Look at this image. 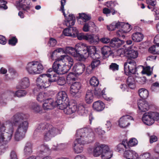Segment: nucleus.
<instances>
[{"label": "nucleus", "instance_id": "obj_1", "mask_svg": "<svg viewBox=\"0 0 159 159\" xmlns=\"http://www.w3.org/2000/svg\"><path fill=\"white\" fill-rule=\"evenodd\" d=\"M76 139L73 146L74 152L76 153H81L83 150V145L90 141L89 138L93 137V133L91 128H84L77 130L76 134Z\"/></svg>", "mask_w": 159, "mask_h": 159}, {"label": "nucleus", "instance_id": "obj_2", "mask_svg": "<svg viewBox=\"0 0 159 159\" xmlns=\"http://www.w3.org/2000/svg\"><path fill=\"white\" fill-rule=\"evenodd\" d=\"M28 127V123L27 121H24L19 124L14 135V139L16 141H19L23 139L25 136Z\"/></svg>", "mask_w": 159, "mask_h": 159}, {"label": "nucleus", "instance_id": "obj_3", "mask_svg": "<svg viewBox=\"0 0 159 159\" xmlns=\"http://www.w3.org/2000/svg\"><path fill=\"white\" fill-rule=\"evenodd\" d=\"M26 69L29 74H37L42 72L43 67L40 63L34 61L27 64L26 67Z\"/></svg>", "mask_w": 159, "mask_h": 159}, {"label": "nucleus", "instance_id": "obj_4", "mask_svg": "<svg viewBox=\"0 0 159 159\" xmlns=\"http://www.w3.org/2000/svg\"><path fill=\"white\" fill-rule=\"evenodd\" d=\"M27 93L25 90H20L16 91L15 93L12 92H7L2 95V99L0 101V104L1 106H4L7 104V100L10 98L12 95L18 97H21L25 96Z\"/></svg>", "mask_w": 159, "mask_h": 159}, {"label": "nucleus", "instance_id": "obj_5", "mask_svg": "<svg viewBox=\"0 0 159 159\" xmlns=\"http://www.w3.org/2000/svg\"><path fill=\"white\" fill-rule=\"evenodd\" d=\"M142 120L146 125H151L155 120H159V113L154 112H146L143 115Z\"/></svg>", "mask_w": 159, "mask_h": 159}, {"label": "nucleus", "instance_id": "obj_6", "mask_svg": "<svg viewBox=\"0 0 159 159\" xmlns=\"http://www.w3.org/2000/svg\"><path fill=\"white\" fill-rule=\"evenodd\" d=\"M107 148V145L98 143H95L93 148L89 147L87 149L88 152L92 154L94 157H98L101 155L104 148Z\"/></svg>", "mask_w": 159, "mask_h": 159}, {"label": "nucleus", "instance_id": "obj_7", "mask_svg": "<svg viewBox=\"0 0 159 159\" xmlns=\"http://www.w3.org/2000/svg\"><path fill=\"white\" fill-rule=\"evenodd\" d=\"M76 47L80 51H82V53L84 54H87V56L89 55V54H93L94 55L98 56V58L99 57L98 55L96 53V49L94 46H89L86 44L82 43H79L76 45Z\"/></svg>", "mask_w": 159, "mask_h": 159}, {"label": "nucleus", "instance_id": "obj_8", "mask_svg": "<svg viewBox=\"0 0 159 159\" xmlns=\"http://www.w3.org/2000/svg\"><path fill=\"white\" fill-rule=\"evenodd\" d=\"M49 81V78L47 75V74L41 75L36 79V85L41 89H45L50 86V83Z\"/></svg>", "mask_w": 159, "mask_h": 159}, {"label": "nucleus", "instance_id": "obj_9", "mask_svg": "<svg viewBox=\"0 0 159 159\" xmlns=\"http://www.w3.org/2000/svg\"><path fill=\"white\" fill-rule=\"evenodd\" d=\"M124 67L125 73L134 74L136 70V63L134 60L128 59L124 63Z\"/></svg>", "mask_w": 159, "mask_h": 159}, {"label": "nucleus", "instance_id": "obj_10", "mask_svg": "<svg viewBox=\"0 0 159 159\" xmlns=\"http://www.w3.org/2000/svg\"><path fill=\"white\" fill-rule=\"evenodd\" d=\"M66 66L61 65L59 61H56L53 63L52 66V69L54 71L58 74H64L67 72L68 69L66 70Z\"/></svg>", "mask_w": 159, "mask_h": 159}, {"label": "nucleus", "instance_id": "obj_11", "mask_svg": "<svg viewBox=\"0 0 159 159\" xmlns=\"http://www.w3.org/2000/svg\"><path fill=\"white\" fill-rule=\"evenodd\" d=\"M56 101L52 98H47L43 104V107L45 110H51L56 107Z\"/></svg>", "mask_w": 159, "mask_h": 159}, {"label": "nucleus", "instance_id": "obj_12", "mask_svg": "<svg viewBox=\"0 0 159 159\" xmlns=\"http://www.w3.org/2000/svg\"><path fill=\"white\" fill-rule=\"evenodd\" d=\"M133 120V118L130 116L124 115L120 118L119 125L121 128H125L129 125V120Z\"/></svg>", "mask_w": 159, "mask_h": 159}, {"label": "nucleus", "instance_id": "obj_13", "mask_svg": "<svg viewBox=\"0 0 159 159\" xmlns=\"http://www.w3.org/2000/svg\"><path fill=\"white\" fill-rule=\"evenodd\" d=\"M51 127L49 126V129L44 134V139L46 141L50 140L52 138L59 133V130L57 129L54 128H50Z\"/></svg>", "mask_w": 159, "mask_h": 159}, {"label": "nucleus", "instance_id": "obj_14", "mask_svg": "<svg viewBox=\"0 0 159 159\" xmlns=\"http://www.w3.org/2000/svg\"><path fill=\"white\" fill-rule=\"evenodd\" d=\"M81 87V84L79 82H75L73 83L70 87V93L73 96L80 93V90Z\"/></svg>", "mask_w": 159, "mask_h": 159}, {"label": "nucleus", "instance_id": "obj_15", "mask_svg": "<svg viewBox=\"0 0 159 159\" xmlns=\"http://www.w3.org/2000/svg\"><path fill=\"white\" fill-rule=\"evenodd\" d=\"M29 79L27 77H25L20 80L17 85L18 89H25L30 85Z\"/></svg>", "mask_w": 159, "mask_h": 159}, {"label": "nucleus", "instance_id": "obj_16", "mask_svg": "<svg viewBox=\"0 0 159 159\" xmlns=\"http://www.w3.org/2000/svg\"><path fill=\"white\" fill-rule=\"evenodd\" d=\"M77 109V104L75 102H71L69 103L66 109L64 110V113L70 115L76 111Z\"/></svg>", "mask_w": 159, "mask_h": 159}, {"label": "nucleus", "instance_id": "obj_17", "mask_svg": "<svg viewBox=\"0 0 159 159\" xmlns=\"http://www.w3.org/2000/svg\"><path fill=\"white\" fill-rule=\"evenodd\" d=\"M80 51L75 46V48L70 47H67L65 49V53L71 54L75 57H80V54L77 52V51Z\"/></svg>", "mask_w": 159, "mask_h": 159}, {"label": "nucleus", "instance_id": "obj_18", "mask_svg": "<svg viewBox=\"0 0 159 159\" xmlns=\"http://www.w3.org/2000/svg\"><path fill=\"white\" fill-rule=\"evenodd\" d=\"M138 107L141 112H145L148 110L149 105L148 102L143 100H139L138 102Z\"/></svg>", "mask_w": 159, "mask_h": 159}, {"label": "nucleus", "instance_id": "obj_19", "mask_svg": "<svg viewBox=\"0 0 159 159\" xmlns=\"http://www.w3.org/2000/svg\"><path fill=\"white\" fill-rule=\"evenodd\" d=\"M86 40L90 44L96 45L99 42V39L97 36L94 34H87Z\"/></svg>", "mask_w": 159, "mask_h": 159}, {"label": "nucleus", "instance_id": "obj_20", "mask_svg": "<svg viewBox=\"0 0 159 159\" xmlns=\"http://www.w3.org/2000/svg\"><path fill=\"white\" fill-rule=\"evenodd\" d=\"M85 65L81 63H76L73 67V70L78 75L81 74L85 69Z\"/></svg>", "mask_w": 159, "mask_h": 159}, {"label": "nucleus", "instance_id": "obj_21", "mask_svg": "<svg viewBox=\"0 0 159 159\" xmlns=\"http://www.w3.org/2000/svg\"><path fill=\"white\" fill-rule=\"evenodd\" d=\"M23 115V114L20 113H18L14 115L11 119V121H10L12 125H13V123L15 125H17V124L19 125L22 122V120L24 119ZM12 126L13 127V125Z\"/></svg>", "mask_w": 159, "mask_h": 159}, {"label": "nucleus", "instance_id": "obj_22", "mask_svg": "<svg viewBox=\"0 0 159 159\" xmlns=\"http://www.w3.org/2000/svg\"><path fill=\"white\" fill-rule=\"evenodd\" d=\"M19 5L24 11L29 10L31 7L30 0H19Z\"/></svg>", "mask_w": 159, "mask_h": 159}, {"label": "nucleus", "instance_id": "obj_23", "mask_svg": "<svg viewBox=\"0 0 159 159\" xmlns=\"http://www.w3.org/2000/svg\"><path fill=\"white\" fill-rule=\"evenodd\" d=\"M124 157L127 159H137L139 156L135 151L132 150H129L125 152Z\"/></svg>", "mask_w": 159, "mask_h": 159}, {"label": "nucleus", "instance_id": "obj_24", "mask_svg": "<svg viewBox=\"0 0 159 159\" xmlns=\"http://www.w3.org/2000/svg\"><path fill=\"white\" fill-rule=\"evenodd\" d=\"M107 148H104L102 153L101 155V157L102 159H110L112 156V152L110 150L109 147L107 145Z\"/></svg>", "mask_w": 159, "mask_h": 159}, {"label": "nucleus", "instance_id": "obj_25", "mask_svg": "<svg viewBox=\"0 0 159 159\" xmlns=\"http://www.w3.org/2000/svg\"><path fill=\"white\" fill-rule=\"evenodd\" d=\"M61 60L64 59L66 61L67 63L65 64L66 65L65 66H66V68H68V70H69L73 64V60L72 58L67 55L61 56Z\"/></svg>", "mask_w": 159, "mask_h": 159}, {"label": "nucleus", "instance_id": "obj_26", "mask_svg": "<svg viewBox=\"0 0 159 159\" xmlns=\"http://www.w3.org/2000/svg\"><path fill=\"white\" fill-rule=\"evenodd\" d=\"M30 109L33 112L39 113L42 111L41 107L37 102H32L29 106Z\"/></svg>", "mask_w": 159, "mask_h": 159}, {"label": "nucleus", "instance_id": "obj_27", "mask_svg": "<svg viewBox=\"0 0 159 159\" xmlns=\"http://www.w3.org/2000/svg\"><path fill=\"white\" fill-rule=\"evenodd\" d=\"M124 43V41L121 40L118 38H114L110 41V46L115 48H118Z\"/></svg>", "mask_w": 159, "mask_h": 159}, {"label": "nucleus", "instance_id": "obj_28", "mask_svg": "<svg viewBox=\"0 0 159 159\" xmlns=\"http://www.w3.org/2000/svg\"><path fill=\"white\" fill-rule=\"evenodd\" d=\"M93 109L97 111H101L105 108L104 103L101 101H98L94 102L93 104Z\"/></svg>", "mask_w": 159, "mask_h": 159}, {"label": "nucleus", "instance_id": "obj_29", "mask_svg": "<svg viewBox=\"0 0 159 159\" xmlns=\"http://www.w3.org/2000/svg\"><path fill=\"white\" fill-rule=\"evenodd\" d=\"M126 52V57H128V59H132L136 58L138 55V53L137 51L132 49H127V51Z\"/></svg>", "mask_w": 159, "mask_h": 159}, {"label": "nucleus", "instance_id": "obj_30", "mask_svg": "<svg viewBox=\"0 0 159 159\" xmlns=\"http://www.w3.org/2000/svg\"><path fill=\"white\" fill-rule=\"evenodd\" d=\"M68 98L65 91H61L58 93L57 95V100L56 101H62L68 100Z\"/></svg>", "mask_w": 159, "mask_h": 159}, {"label": "nucleus", "instance_id": "obj_31", "mask_svg": "<svg viewBox=\"0 0 159 159\" xmlns=\"http://www.w3.org/2000/svg\"><path fill=\"white\" fill-rule=\"evenodd\" d=\"M49 126V125L46 123H40L35 130L34 134L35 135L38 133L41 132L46 129H48Z\"/></svg>", "mask_w": 159, "mask_h": 159}, {"label": "nucleus", "instance_id": "obj_32", "mask_svg": "<svg viewBox=\"0 0 159 159\" xmlns=\"http://www.w3.org/2000/svg\"><path fill=\"white\" fill-rule=\"evenodd\" d=\"M68 101L69 100L62 101H56V107L57 106L61 110H63L64 112V110L66 109L69 103Z\"/></svg>", "mask_w": 159, "mask_h": 159}, {"label": "nucleus", "instance_id": "obj_33", "mask_svg": "<svg viewBox=\"0 0 159 159\" xmlns=\"http://www.w3.org/2000/svg\"><path fill=\"white\" fill-rule=\"evenodd\" d=\"M132 40L135 42H139L142 40L143 36L141 33L139 32H136L134 33L132 35Z\"/></svg>", "mask_w": 159, "mask_h": 159}, {"label": "nucleus", "instance_id": "obj_34", "mask_svg": "<svg viewBox=\"0 0 159 159\" xmlns=\"http://www.w3.org/2000/svg\"><path fill=\"white\" fill-rule=\"evenodd\" d=\"M48 95L47 93L44 92H40L36 96V99L38 102H42L46 99Z\"/></svg>", "mask_w": 159, "mask_h": 159}, {"label": "nucleus", "instance_id": "obj_35", "mask_svg": "<svg viewBox=\"0 0 159 159\" xmlns=\"http://www.w3.org/2000/svg\"><path fill=\"white\" fill-rule=\"evenodd\" d=\"M102 54L105 57H107L112 54L111 48L108 46H104L101 49Z\"/></svg>", "mask_w": 159, "mask_h": 159}, {"label": "nucleus", "instance_id": "obj_36", "mask_svg": "<svg viewBox=\"0 0 159 159\" xmlns=\"http://www.w3.org/2000/svg\"><path fill=\"white\" fill-rule=\"evenodd\" d=\"M127 145V142L125 141H123L122 143L119 144L116 146V150L119 152H122L124 150L127 149L126 146Z\"/></svg>", "mask_w": 159, "mask_h": 159}, {"label": "nucleus", "instance_id": "obj_37", "mask_svg": "<svg viewBox=\"0 0 159 159\" xmlns=\"http://www.w3.org/2000/svg\"><path fill=\"white\" fill-rule=\"evenodd\" d=\"M138 93L140 97L143 99L146 98L148 95V91L144 88H141L139 89Z\"/></svg>", "mask_w": 159, "mask_h": 159}, {"label": "nucleus", "instance_id": "obj_38", "mask_svg": "<svg viewBox=\"0 0 159 159\" xmlns=\"http://www.w3.org/2000/svg\"><path fill=\"white\" fill-rule=\"evenodd\" d=\"M93 93L90 90H88L86 93L85 97V101L88 103H90L93 101Z\"/></svg>", "mask_w": 159, "mask_h": 159}, {"label": "nucleus", "instance_id": "obj_39", "mask_svg": "<svg viewBox=\"0 0 159 159\" xmlns=\"http://www.w3.org/2000/svg\"><path fill=\"white\" fill-rule=\"evenodd\" d=\"M32 152V145L30 143H26L24 149V152L25 155H28Z\"/></svg>", "mask_w": 159, "mask_h": 159}, {"label": "nucleus", "instance_id": "obj_40", "mask_svg": "<svg viewBox=\"0 0 159 159\" xmlns=\"http://www.w3.org/2000/svg\"><path fill=\"white\" fill-rule=\"evenodd\" d=\"M128 86L130 89H134L135 87L134 78L132 76L129 77L127 80Z\"/></svg>", "mask_w": 159, "mask_h": 159}, {"label": "nucleus", "instance_id": "obj_41", "mask_svg": "<svg viewBox=\"0 0 159 159\" xmlns=\"http://www.w3.org/2000/svg\"><path fill=\"white\" fill-rule=\"evenodd\" d=\"M47 75L49 78V80L50 85L52 82H53L55 81H57L58 78V75L57 74H46Z\"/></svg>", "mask_w": 159, "mask_h": 159}, {"label": "nucleus", "instance_id": "obj_42", "mask_svg": "<svg viewBox=\"0 0 159 159\" xmlns=\"http://www.w3.org/2000/svg\"><path fill=\"white\" fill-rule=\"evenodd\" d=\"M79 19L82 20L84 22H86L91 19V16L89 15H87L85 13H79Z\"/></svg>", "mask_w": 159, "mask_h": 159}, {"label": "nucleus", "instance_id": "obj_43", "mask_svg": "<svg viewBox=\"0 0 159 159\" xmlns=\"http://www.w3.org/2000/svg\"><path fill=\"white\" fill-rule=\"evenodd\" d=\"M90 84L93 87L97 86L99 84V82L98 79L95 77H93L90 80Z\"/></svg>", "mask_w": 159, "mask_h": 159}, {"label": "nucleus", "instance_id": "obj_44", "mask_svg": "<svg viewBox=\"0 0 159 159\" xmlns=\"http://www.w3.org/2000/svg\"><path fill=\"white\" fill-rule=\"evenodd\" d=\"M143 68V70L141 73L143 74H146L148 76H150L152 74V71H151V68L150 66H147L144 68L143 66H141Z\"/></svg>", "mask_w": 159, "mask_h": 159}, {"label": "nucleus", "instance_id": "obj_45", "mask_svg": "<svg viewBox=\"0 0 159 159\" xmlns=\"http://www.w3.org/2000/svg\"><path fill=\"white\" fill-rule=\"evenodd\" d=\"M89 25H91L93 27L95 26L94 23L92 22H90L88 23H85L83 27V30L85 32H88L89 30V28L90 27Z\"/></svg>", "mask_w": 159, "mask_h": 159}, {"label": "nucleus", "instance_id": "obj_46", "mask_svg": "<svg viewBox=\"0 0 159 159\" xmlns=\"http://www.w3.org/2000/svg\"><path fill=\"white\" fill-rule=\"evenodd\" d=\"M78 111L80 115H83L87 111V108L83 105H80L78 108Z\"/></svg>", "mask_w": 159, "mask_h": 159}, {"label": "nucleus", "instance_id": "obj_47", "mask_svg": "<svg viewBox=\"0 0 159 159\" xmlns=\"http://www.w3.org/2000/svg\"><path fill=\"white\" fill-rule=\"evenodd\" d=\"M76 79V77L74 73H70L67 76L66 79L67 81L71 82V81H75Z\"/></svg>", "mask_w": 159, "mask_h": 159}, {"label": "nucleus", "instance_id": "obj_48", "mask_svg": "<svg viewBox=\"0 0 159 159\" xmlns=\"http://www.w3.org/2000/svg\"><path fill=\"white\" fill-rule=\"evenodd\" d=\"M127 50L123 48L119 49L117 50V55L122 57L124 56L127 57L126 52Z\"/></svg>", "mask_w": 159, "mask_h": 159}, {"label": "nucleus", "instance_id": "obj_49", "mask_svg": "<svg viewBox=\"0 0 159 159\" xmlns=\"http://www.w3.org/2000/svg\"><path fill=\"white\" fill-rule=\"evenodd\" d=\"M105 89H104L102 90L100 88H96L95 89L94 93L95 95L98 96H100L105 94Z\"/></svg>", "mask_w": 159, "mask_h": 159}, {"label": "nucleus", "instance_id": "obj_50", "mask_svg": "<svg viewBox=\"0 0 159 159\" xmlns=\"http://www.w3.org/2000/svg\"><path fill=\"white\" fill-rule=\"evenodd\" d=\"M151 11L154 12V14L155 15L156 20L159 19V9L157 7H152Z\"/></svg>", "mask_w": 159, "mask_h": 159}, {"label": "nucleus", "instance_id": "obj_51", "mask_svg": "<svg viewBox=\"0 0 159 159\" xmlns=\"http://www.w3.org/2000/svg\"><path fill=\"white\" fill-rule=\"evenodd\" d=\"M119 65L114 63H111L109 66V69L113 71H115L119 70Z\"/></svg>", "mask_w": 159, "mask_h": 159}, {"label": "nucleus", "instance_id": "obj_52", "mask_svg": "<svg viewBox=\"0 0 159 159\" xmlns=\"http://www.w3.org/2000/svg\"><path fill=\"white\" fill-rule=\"evenodd\" d=\"M147 4H148V7L149 9H152V7H154L156 4V0H146Z\"/></svg>", "mask_w": 159, "mask_h": 159}, {"label": "nucleus", "instance_id": "obj_53", "mask_svg": "<svg viewBox=\"0 0 159 159\" xmlns=\"http://www.w3.org/2000/svg\"><path fill=\"white\" fill-rule=\"evenodd\" d=\"M57 81V84L61 86L63 85L66 83L65 78L63 77H58Z\"/></svg>", "mask_w": 159, "mask_h": 159}, {"label": "nucleus", "instance_id": "obj_54", "mask_svg": "<svg viewBox=\"0 0 159 159\" xmlns=\"http://www.w3.org/2000/svg\"><path fill=\"white\" fill-rule=\"evenodd\" d=\"M63 33L66 36H72V33L71 32V27H69L68 28L64 29L63 32Z\"/></svg>", "mask_w": 159, "mask_h": 159}, {"label": "nucleus", "instance_id": "obj_55", "mask_svg": "<svg viewBox=\"0 0 159 159\" xmlns=\"http://www.w3.org/2000/svg\"><path fill=\"white\" fill-rule=\"evenodd\" d=\"M122 28H123L125 32L126 33L129 31L131 30V25L128 23H125L124 22Z\"/></svg>", "mask_w": 159, "mask_h": 159}, {"label": "nucleus", "instance_id": "obj_56", "mask_svg": "<svg viewBox=\"0 0 159 159\" xmlns=\"http://www.w3.org/2000/svg\"><path fill=\"white\" fill-rule=\"evenodd\" d=\"M151 157L150 154L148 152L143 153L140 156V159H151Z\"/></svg>", "mask_w": 159, "mask_h": 159}, {"label": "nucleus", "instance_id": "obj_57", "mask_svg": "<svg viewBox=\"0 0 159 159\" xmlns=\"http://www.w3.org/2000/svg\"><path fill=\"white\" fill-rule=\"evenodd\" d=\"M138 141L135 138H133L131 139L127 143V145L130 146H133L137 144Z\"/></svg>", "mask_w": 159, "mask_h": 159}, {"label": "nucleus", "instance_id": "obj_58", "mask_svg": "<svg viewBox=\"0 0 159 159\" xmlns=\"http://www.w3.org/2000/svg\"><path fill=\"white\" fill-rule=\"evenodd\" d=\"M100 64V61L98 59H94L92 62L91 65L94 69L97 67Z\"/></svg>", "mask_w": 159, "mask_h": 159}, {"label": "nucleus", "instance_id": "obj_59", "mask_svg": "<svg viewBox=\"0 0 159 159\" xmlns=\"http://www.w3.org/2000/svg\"><path fill=\"white\" fill-rule=\"evenodd\" d=\"M72 19L73 20H71L69 21H66L65 22L66 25L67 26H68L69 27H71L73 25L75 24V18H72Z\"/></svg>", "mask_w": 159, "mask_h": 159}, {"label": "nucleus", "instance_id": "obj_60", "mask_svg": "<svg viewBox=\"0 0 159 159\" xmlns=\"http://www.w3.org/2000/svg\"><path fill=\"white\" fill-rule=\"evenodd\" d=\"M126 33L125 32L124 30H120L117 32L118 36L121 37L122 39H124L125 37V34Z\"/></svg>", "mask_w": 159, "mask_h": 159}, {"label": "nucleus", "instance_id": "obj_61", "mask_svg": "<svg viewBox=\"0 0 159 159\" xmlns=\"http://www.w3.org/2000/svg\"><path fill=\"white\" fill-rule=\"evenodd\" d=\"M17 42V39L15 37H13L9 40V44L12 46H14Z\"/></svg>", "mask_w": 159, "mask_h": 159}, {"label": "nucleus", "instance_id": "obj_62", "mask_svg": "<svg viewBox=\"0 0 159 159\" xmlns=\"http://www.w3.org/2000/svg\"><path fill=\"white\" fill-rule=\"evenodd\" d=\"M57 43V42L56 40L53 38H50L49 41L48 43V44L52 47H54L55 46Z\"/></svg>", "mask_w": 159, "mask_h": 159}, {"label": "nucleus", "instance_id": "obj_63", "mask_svg": "<svg viewBox=\"0 0 159 159\" xmlns=\"http://www.w3.org/2000/svg\"><path fill=\"white\" fill-rule=\"evenodd\" d=\"M9 71L10 72V75H11V77H9L10 79H14L17 75V73L13 69H10Z\"/></svg>", "mask_w": 159, "mask_h": 159}, {"label": "nucleus", "instance_id": "obj_64", "mask_svg": "<svg viewBox=\"0 0 159 159\" xmlns=\"http://www.w3.org/2000/svg\"><path fill=\"white\" fill-rule=\"evenodd\" d=\"M7 2L4 0H0V8L6 9L7 8V6L6 5Z\"/></svg>", "mask_w": 159, "mask_h": 159}]
</instances>
